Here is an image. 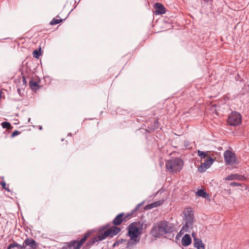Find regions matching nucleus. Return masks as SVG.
<instances>
[{
    "mask_svg": "<svg viewBox=\"0 0 249 249\" xmlns=\"http://www.w3.org/2000/svg\"><path fill=\"white\" fill-rule=\"evenodd\" d=\"M119 244V243L116 241V242H115L113 245V247H115L116 246L118 245Z\"/></svg>",
    "mask_w": 249,
    "mask_h": 249,
    "instance_id": "7c9ffc66",
    "label": "nucleus"
},
{
    "mask_svg": "<svg viewBox=\"0 0 249 249\" xmlns=\"http://www.w3.org/2000/svg\"><path fill=\"white\" fill-rule=\"evenodd\" d=\"M230 186H241V184L235 182H232L230 183Z\"/></svg>",
    "mask_w": 249,
    "mask_h": 249,
    "instance_id": "a878e982",
    "label": "nucleus"
},
{
    "mask_svg": "<svg viewBox=\"0 0 249 249\" xmlns=\"http://www.w3.org/2000/svg\"><path fill=\"white\" fill-rule=\"evenodd\" d=\"M174 231V226L166 220H162L155 224L151 230V233L153 237L160 238L163 235L171 233Z\"/></svg>",
    "mask_w": 249,
    "mask_h": 249,
    "instance_id": "f257e3e1",
    "label": "nucleus"
},
{
    "mask_svg": "<svg viewBox=\"0 0 249 249\" xmlns=\"http://www.w3.org/2000/svg\"><path fill=\"white\" fill-rule=\"evenodd\" d=\"M192 235L194 239V238H196V234L195 233H192Z\"/></svg>",
    "mask_w": 249,
    "mask_h": 249,
    "instance_id": "2f4dec72",
    "label": "nucleus"
},
{
    "mask_svg": "<svg viewBox=\"0 0 249 249\" xmlns=\"http://www.w3.org/2000/svg\"><path fill=\"white\" fill-rule=\"evenodd\" d=\"M33 54L34 57L38 58L39 56L41 55V53L40 51L36 50L33 51Z\"/></svg>",
    "mask_w": 249,
    "mask_h": 249,
    "instance_id": "393cba45",
    "label": "nucleus"
},
{
    "mask_svg": "<svg viewBox=\"0 0 249 249\" xmlns=\"http://www.w3.org/2000/svg\"><path fill=\"white\" fill-rule=\"evenodd\" d=\"M96 242H98V241L96 237H94L92 238H91L90 240L88 241L87 245L89 246H92Z\"/></svg>",
    "mask_w": 249,
    "mask_h": 249,
    "instance_id": "aec40b11",
    "label": "nucleus"
},
{
    "mask_svg": "<svg viewBox=\"0 0 249 249\" xmlns=\"http://www.w3.org/2000/svg\"><path fill=\"white\" fill-rule=\"evenodd\" d=\"M224 158L226 163L230 165L236 162L235 155L230 150H226L224 153Z\"/></svg>",
    "mask_w": 249,
    "mask_h": 249,
    "instance_id": "6e6552de",
    "label": "nucleus"
},
{
    "mask_svg": "<svg viewBox=\"0 0 249 249\" xmlns=\"http://www.w3.org/2000/svg\"><path fill=\"white\" fill-rule=\"evenodd\" d=\"M121 231V229L115 226H113L111 228L107 229L103 233H100L98 236H95L98 242L101 241L107 237H112L113 236L117 234Z\"/></svg>",
    "mask_w": 249,
    "mask_h": 249,
    "instance_id": "39448f33",
    "label": "nucleus"
},
{
    "mask_svg": "<svg viewBox=\"0 0 249 249\" xmlns=\"http://www.w3.org/2000/svg\"><path fill=\"white\" fill-rule=\"evenodd\" d=\"M160 204H161V202L160 201H158L155 202L153 203L149 204L148 206L149 209H152L154 207H156L160 206Z\"/></svg>",
    "mask_w": 249,
    "mask_h": 249,
    "instance_id": "5701e85b",
    "label": "nucleus"
},
{
    "mask_svg": "<svg viewBox=\"0 0 249 249\" xmlns=\"http://www.w3.org/2000/svg\"><path fill=\"white\" fill-rule=\"evenodd\" d=\"M89 234L90 233H88L85 234L84 237L81 239L79 242L74 240L70 243H66V244L67 245V247H66V249H67V248H69V249H71L72 248L74 249H80L82 245L85 242Z\"/></svg>",
    "mask_w": 249,
    "mask_h": 249,
    "instance_id": "0eeeda50",
    "label": "nucleus"
},
{
    "mask_svg": "<svg viewBox=\"0 0 249 249\" xmlns=\"http://www.w3.org/2000/svg\"><path fill=\"white\" fill-rule=\"evenodd\" d=\"M183 214L185 217V224L181 228V231L185 232H190V230L193 228L194 215L191 209L186 208L183 211Z\"/></svg>",
    "mask_w": 249,
    "mask_h": 249,
    "instance_id": "20e7f679",
    "label": "nucleus"
},
{
    "mask_svg": "<svg viewBox=\"0 0 249 249\" xmlns=\"http://www.w3.org/2000/svg\"><path fill=\"white\" fill-rule=\"evenodd\" d=\"M18 93H19L20 92V90L19 89H18Z\"/></svg>",
    "mask_w": 249,
    "mask_h": 249,
    "instance_id": "f704fd0d",
    "label": "nucleus"
},
{
    "mask_svg": "<svg viewBox=\"0 0 249 249\" xmlns=\"http://www.w3.org/2000/svg\"><path fill=\"white\" fill-rule=\"evenodd\" d=\"M224 179L225 180H237L243 181L246 179V178L243 176L238 174H231L226 177Z\"/></svg>",
    "mask_w": 249,
    "mask_h": 249,
    "instance_id": "f8f14e48",
    "label": "nucleus"
},
{
    "mask_svg": "<svg viewBox=\"0 0 249 249\" xmlns=\"http://www.w3.org/2000/svg\"><path fill=\"white\" fill-rule=\"evenodd\" d=\"M181 231V230L180 231V232H179V234H181V231Z\"/></svg>",
    "mask_w": 249,
    "mask_h": 249,
    "instance_id": "c9c22d12",
    "label": "nucleus"
},
{
    "mask_svg": "<svg viewBox=\"0 0 249 249\" xmlns=\"http://www.w3.org/2000/svg\"><path fill=\"white\" fill-rule=\"evenodd\" d=\"M241 116L240 114L236 111L232 112L228 117V124L231 126H237L241 123Z\"/></svg>",
    "mask_w": 249,
    "mask_h": 249,
    "instance_id": "423d86ee",
    "label": "nucleus"
},
{
    "mask_svg": "<svg viewBox=\"0 0 249 249\" xmlns=\"http://www.w3.org/2000/svg\"><path fill=\"white\" fill-rule=\"evenodd\" d=\"M62 19H56L53 18L50 22V24L52 25L57 24L62 21Z\"/></svg>",
    "mask_w": 249,
    "mask_h": 249,
    "instance_id": "412c9836",
    "label": "nucleus"
},
{
    "mask_svg": "<svg viewBox=\"0 0 249 249\" xmlns=\"http://www.w3.org/2000/svg\"><path fill=\"white\" fill-rule=\"evenodd\" d=\"M203 0L206 2H209L210 1H212V0Z\"/></svg>",
    "mask_w": 249,
    "mask_h": 249,
    "instance_id": "473e14b6",
    "label": "nucleus"
},
{
    "mask_svg": "<svg viewBox=\"0 0 249 249\" xmlns=\"http://www.w3.org/2000/svg\"><path fill=\"white\" fill-rule=\"evenodd\" d=\"M1 126L3 128L11 129L12 126L10 123L4 122L1 123Z\"/></svg>",
    "mask_w": 249,
    "mask_h": 249,
    "instance_id": "4be33fe9",
    "label": "nucleus"
},
{
    "mask_svg": "<svg viewBox=\"0 0 249 249\" xmlns=\"http://www.w3.org/2000/svg\"><path fill=\"white\" fill-rule=\"evenodd\" d=\"M29 84L31 89H36V87L38 86L37 82L33 80H30Z\"/></svg>",
    "mask_w": 249,
    "mask_h": 249,
    "instance_id": "6ab92c4d",
    "label": "nucleus"
},
{
    "mask_svg": "<svg viewBox=\"0 0 249 249\" xmlns=\"http://www.w3.org/2000/svg\"><path fill=\"white\" fill-rule=\"evenodd\" d=\"M141 205V204H139L136 206V207L135 208V209L133 210V212H136L138 210L139 206H140Z\"/></svg>",
    "mask_w": 249,
    "mask_h": 249,
    "instance_id": "cd10ccee",
    "label": "nucleus"
},
{
    "mask_svg": "<svg viewBox=\"0 0 249 249\" xmlns=\"http://www.w3.org/2000/svg\"><path fill=\"white\" fill-rule=\"evenodd\" d=\"M155 12L156 15H162L165 13V8L163 5L160 3H156L154 6Z\"/></svg>",
    "mask_w": 249,
    "mask_h": 249,
    "instance_id": "9b49d317",
    "label": "nucleus"
},
{
    "mask_svg": "<svg viewBox=\"0 0 249 249\" xmlns=\"http://www.w3.org/2000/svg\"><path fill=\"white\" fill-rule=\"evenodd\" d=\"M0 184L2 186L3 189H4L5 190L7 191L8 192H11V190L9 189V188L8 187H6V184L4 181H0Z\"/></svg>",
    "mask_w": 249,
    "mask_h": 249,
    "instance_id": "b1692460",
    "label": "nucleus"
},
{
    "mask_svg": "<svg viewBox=\"0 0 249 249\" xmlns=\"http://www.w3.org/2000/svg\"><path fill=\"white\" fill-rule=\"evenodd\" d=\"M140 229V225L136 222L132 223L128 226V234L130 239L127 243V248L136 245L139 242L140 238H139V235L141 233Z\"/></svg>",
    "mask_w": 249,
    "mask_h": 249,
    "instance_id": "f03ea898",
    "label": "nucleus"
},
{
    "mask_svg": "<svg viewBox=\"0 0 249 249\" xmlns=\"http://www.w3.org/2000/svg\"><path fill=\"white\" fill-rule=\"evenodd\" d=\"M22 81H23V83L24 84L26 85L27 81H26L24 76H22Z\"/></svg>",
    "mask_w": 249,
    "mask_h": 249,
    "instance_id": "c85d7f7f",
    "label": "nucleus"
},
{
    "mask_svg": "<svg viewBox=\"0 0 249 249\" xmlns=\"http://www.w3.org/2000/svg\"><path fill=\"white\" fill-rule=\"evenodd\" d=\"M11 248H12V247H10V245L8 246V248L7 249H11Z\"/></svg>",
    "mask_w": 249,
    "mask_h": 249,
    "instance_id": "72a5a7b5",
    "label": "nucleus"
},
{
    "mask_svg": "<svg viewBox=\"0 0 249 249\" xmlns=\"http://www.w3.org/2000/svg\"><path fill=\"white\" fill-rule=\"evenodd\" d=\"M9 245H10V247H12V248H15V247H17L20 249H24V246L23 243L22 245H19L16 242H14L13 243L10 244Z\"/></svg>",
    "mask_w": 249,
    "mask_h": 249,
    "instance_id": "a211bd4d",
    "label": "nucleus"
},
{
    "mask_svg": "<svg viewBox=\"0 0 249 249\" xmlns=\"http://www.w3.org/2000/svg\"><path fill=\"white\" fill-rule=\"evenodd\" d=\"M19 133L20 132L18 131L15 130L12 133V137H14L15 136H16L19 134Z\"/></svg>",
    "mask_w": 249,
    "mask_h": 249,
    "instance_id": "bb28decb",
    "label": "nucleus"
},
{
    "mask_svg": "<svg viewBox=\"0 0 249 249\" xmlns=\"http://www.w3.org/2000/svg\"><path fill=\"white\" fill-rule=\"evenodd\" d=\"M208 151L207 152H204L200 151L198 150L197 151V154L198 156H199L200 157V159H205L206 157H207L208 156Z\"/></svg>",
    "mask_w": 249,
    "mask_h": 249,
    "instance_id": "f3484780",
    "label": "nucleus"
},
{
    "mask_svg": "<svg viewBox=\"0 0 249 249\" xmlns=\"http://www.w3.org/2000/svg\"><path fill=\"white\" fill-rule=\"evenodd\" d=\"M194 245L197 249H205V245L201 239L194 238Z\"/></svg>",
    "mask_w": 249,
    "mask_h": 249,
    "instance_id": "4468645a",
    "label": "nucleus"
},
{
    "mask_svg": "<svg viewBox=\"0 0 249 249\" xmlns=\"http://www.w3.org/2000/svg\"><path fill=\"white\" fill-rule=\"evenodd\" d=\"M196 194L197 196L203 197V198H206L208 196V194L203 190H198L196 192Z\"/></svg>",
    "mask_w": 249,
    "mask_h": 249,
    "instance_id": "dca6fc26",
    "label": "nucleus"
},
{
    "mask_svg": "<svg viewBox=\"0 0 249 249\" xmlns=\"http://www.w3.org/2000/svg\"><path fill=\"white\" fill-rule=\"evenodd\" d=\"M3 92L1 91V90H0V100L2 98V94H3Z\"/></svg>",
    "mask_w": 249,
    "mask_h": 249,
    "instance_id": "c756f323",
    "label": "nucleus"
},
{
    "mask_svg": "<svg viewBox=\"0 0 249 249\" xmlns=\"http://www.w3.org/2000/svg\"><path fill=\"white\" fill-rule=\"evenodd\" d=\"M124 213H121L117 215L115 218L113 219L112 221V223L114 225H120L122 222L125 220V218L126 217H124Z\"/></svg>",
    "mask_w": 249,
    "mask_h": 249,
    "instance_id": "ddd939ff",
    "label": "nucleus"
},
{
    "mask_svg": "<svg viewBox=\"0 0 249 249\" xmlns=\"http://www.w3.org/2000/svg\"><path fill=\"white\" fill-rule=\"evenodd\" d=\"M213 162L212 158L209 157L208 159L206 160L204 162L201 163V165L198 168V170L200 172H205L207 169L209 168Z\"/></svg>",
    "mask_w": 249,
    "mask_h": 249,
    "instance_id": "9d476101",
    "label": "nucleus"
},
{
    "mask_svg": "<svg viewBox=\"0 0 249 249\" xmlns=\"http://www.w3.org/2000/svg\"><path fill=\"white\" fill-rule=\"evenodd\" d=\"M183 166V160L178 158H172L166 162L165 167L167 170L173 173L179 172Z\"/></svg>",
    "mask_w": 249,
    "mask_h": 249,
    "instance_id": "7ed1b4c3",
    "label": "nucleus"
},
{
    "mask_svg": "<svg viewBox=\"0 0 249 249\" xmlns=\"http://www.w3.org/2000/svg\"><path fill=\"white\" fill-rule=\"evenodd\" d=\"M24 249L27 247H29V249H36L38 246V244L33 238H27L23 242Z\"/></svg>",
    "mask_w": 249,
    "mask_h": 249,
    "instance_id": "1a4fd4ad",
    "label": "nucleus"
},
{
    "mask_svg": "<svg viewBox=\"0 0 249 249\" xmlns=\"http://www.w3.org/2000/svg\"><path fill=\"white\" fill-rule=\"evenodd\" d=\"M181 243L183 246L190 245L192 243V239L190 235L188 234H185L182 238Z\"/></svg>",
    "mask_w": 249,
    "mask_h": 249,
    "instance_id": "2eb2a0df",
    "label": "nucleus"
}]
</instances>
